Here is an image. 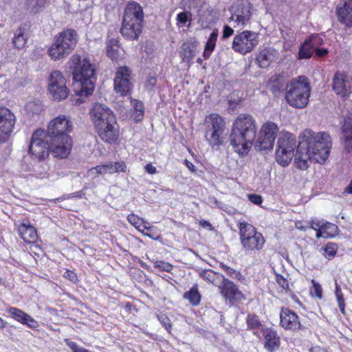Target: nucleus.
<instances>
[{"instance_id": "8", "label": "nucleus", "mask_w": 352, "mask_h": 352, "mask_svg": "<svg viewBox=\"0 0 352 352\" xmlns=\"http://www.w3.org/2000/svg\"><path fill=\"white\" fill-rule=\"evenodd\" d=\"M50 147L45 130L38 129L32 134L28 153L32 160L43 161L49 156Z\"/></svg>"}, {"instance_id": "48", "label": "nucleus", "mask_w": 352, "mask_h": 352, "mask_svg": "<svg viewBox=\"0 0 352 352\" xmlns=\"http://www.w3.org/2000/svg\"><path fill=\"white\" fill-rule=\"evenodd\" d=\"M128 221L137 228L140 232H143L144 230H142V219H140L138 216L134 214H130L127 217Z\"/></svg>"}, {"instance_id": "33", "label": "nucleus", "mask_w": 352, "mask_h": 352, "mask_svg": "<svg viewBox=\"0 0 352 352\" xmlns=\"http://www.w3.org/2000/svg\"><path fill=\"white\" fill-rule=\"evenodd\" d=\"M217 37L218 30L215 29L210 34L209 38L206 43L204 52L203 54L205 59H208L210 56L212 52L214 51Z\"/></svg>"}, {"instance_id": "26", "label": "nucleus", "mask_w": 352, "mask_h": 352, "mask_svg": "<svg viewBox=\"0 0 352 352\" xmlns=\"http://www.w3.org/2000/svg\"><path fill=\"white\" fill-rule=\"evenodd\" d=\"M198 42L190 40L184 42L180 47L179 56L182 61L190 63L194 58L197 51Z\"/></svg>"}, {"instance_id": "9", "label": "nucleus", "mask_w": 352, "mask_h": 352, "mask_svg": "<svg viewBox=\"0 0 352 352\" xmlns=\"http://www.w3.org/2000/svg\"><path fill=\"white\" fill-rule=\"evenodd\" d=\"M252 5L248 0H238L230 8L231 16L229 21L234 28H243L250 23L252 16Z\"/></svg>"}, {"instance_id": "42", "label": "nucleus", "mask_w": 352, "mask_h": 352, "mask_svg": "<svg viewBox=\"0 0 352 352\" xmlns=\"http://www.w3.org/2000/svg\"><path fill=\"white\" fill-rule=\"evenodd\" d=\"M248 327L252 330L258 329L261 327V323L255 315L248 314L246 318Z\"/></svg>"}, {"instance_id": "62", "label": "nucleus", "mask_w": 352, "mask_h": 352, "mask_svg": "<svg viewBox=\"0 0 352 352\" xmlns=\"http://www.w3.org/2000/svg\"><path fill=\"white\" fill-rule=\"evenodd\" d=\"M344 149L350 152L352 149V136L345 137Z\"/></svg>"}, {"instance_id": "49", "label": "nucleus", "mask_w": 352, "mask_h": 352, "mask_svg": "<svg viewBox=\"0 0 352 352\" xmlns=\"http://www.w3.org/2000/svg\"><path fill=\"white\" fill-rule=\"evenodd\" d=\"M311 283L313 285L312 290L311 291V295L317 297L318 299H322L323 296L321 285L314 279L311 280Z\"/></svg>"}, {"instance_id": "14", "label": "nucleus", "mask_w": 352, "mask_h": 352, "mask_svg": "<svg viewBox=\"0 0 352 352\" xmlns=\"http://www.w3.org/2000/svg\"><path fill=\"white\" fill-rule=\"evenodd\" d=\"M131 72L126 67H120L114 78V89L120 96L130 95L132 91Z\"/></svg>"}, {"instance_id": "16", "label": "nucleus", "mask_w": 352, "mask_h": 352, "mask_svg": "<svg viewBox=\"0 0 352 352\" xmlns=\"http://www.w3.org/2000/svg\"><path fill=\"white\" fill-rule=\"evenodd\" d=\"M50 150L52 154L61 159L66 158L70 153L72 147L71 136L50 138Z\"/></svg>"}, {"instance_id": "44", "label": "nucleus", "mask_w": 352, "mask_h": 352, "mask_svg": "<svg viewBox=\"0 0 352 352\" xmlns=\"http://www.w3.org/2000/svg\"><path fill=\"white\" fill-rule=\"evenodd\" d=\"M219 266L227 274L228 276L232 278L240 280L242 277V275L239 272L225 265L223 263H220Z\"/></svg>"}, {"instance_id": "37", "label": "nucleus", "mask_w": 352, "mask_h": 352, "mask_svg": "<svg viewBox=\"0 0 352 352\" xmlns=\"http://www.w3.org/2000/svg\"><path fill=\"white\" fill-rule=\"evenodd\" d=\"M274 140L260 133L255 144V148L258 151H270L272 149L274 144Z\"/></svg>"}, {"instance_id": "17", "label": "nucleus", "mask_w": 352, "mask_h": 352, "mask_svg": "<svg viewBox=\"0 0 352 352\" xmlns=\"http://www.w3.org/2000/svg\"><path fill=\"white\" fill-rule=\"evenodd\" d=\"M220 294L230 302L241 301L245 298L243 294L239 289L237 285L223 276L217 286Z\"/></svg>"}, {"instance_id": "61", "label": "nucleus", "mask_w": 352, "mask_h": 352, "mask_svg": "<svg viewBox=\"0 0 352 352\" xmlns=\"http://www.w3.org/2000/svg\"><path fill=\"white\" fill-rule=\"evenodd\" d=\"M42 170L41 173H38V177L41 178H43L47 176L49 171V166L46 164H41Z\"/></svg>"}, {"instance_id": "43", "label": "nucleus", "mask_w": 352, "mask_h": 352, "mask_svg": "<svg viewBox=\"0 0 352 352\" xmlns=\"http://www.w3.org/2000/svg\"><path fill=\"white\" fill-rule=\"evenodd\" d=\"M191 13L190 12H179L177 15V25H179L180 27H184V26H186V23L188 21H191ZM190 25V23H189L188 25H187V27H189Z\"/></svg>"}, {"instance_id": "50", "label": "nucleus", "mask_w": 352, "mask_h": 352, "mask_svg": "<svg viewBox=\"0 0 352 352\" xmlns=\"http://www.w3.org/2000/svg\"><path fill=\"white\" fill-rule=\"evenodd\" d=\"M154 267L166 272H170L173 267L170 263L163 261H156L154 263Z\"/></svg>"}, {"instance_id": "32", "label": "nucleus", "mask_w": 352, "mask_h": 352, "mask_svg": "<svg viewBox=\"0 0 352 352\" xmlns=\"http://www.w3.org/2000/svg\"><path fill=\"white\" fill-rule=\"evenodd\" d=\"M199 276L208 283L218 286L223 276L217 273L212 270H204L199 272Z\"/></svg>"}, {"instance_id": "19", "label": "nucleus", "mask_w": 352, "mask_h": 352, "mask_svg": "<svg viewBox=\"0 0 352 352\" xmlns=\"http://www.w3.org/2000/svg\"><path fill=\"white\" fill-rule=\"evenodd\" d=\"M90 116L95 127L109 121L113 122L116 118L113 111L108 107L100 103H95L93 105L90 111Z\"/></svg>"}, {"instance_id": "63", "label": "nucleus", "mask_w": 352, "mask_h": 352, "mask_svg": "<svg viewBox=\"0 0 352 352\" xmlns=\"http://www.w3.org/2000/svg\"><path fill=\"white\" fill-rule=\"evenodd\" d=\"M311 227L314 230H319L323 226V224H321L320 221L318 219L311 220Z\"/></svg>"}, {"instance_id": "11", "label": "nucleus", "mask_w": 352, "mask_h": 352, "mask_svg": "<svg viewBox=\"0 0 352 352\" xmlns=\"http://www.w3.org/2000/svg\"><path fill=\"white\" fill-rule=\"evenodd\" d=\"M258 41L257 33L244 30L234 36L232 47L234 52L245 55L252 52L258 44Z\"/></svg>"}, {"instance_id": "34", "label": "nucleus", "mask_w": 352, "mask_h": 352, "mask_svg": "<svg viewBox=\"0 0 352 352\" xmlns=\"http://www.w3.org/2000/svg\"><path fill=\"white\" fill-rule=\"evenodd\" d=\"M278 131V126L274 122L267 121L262 126L260 133L275 140Z\"/></svg>"}, {"instance_id": "2", "label": "nucleus", "mask_w": 352, "mask_h": 352, "mask_svg": "<svg viewBox=\"0 0 352 352\" xmlns=\"http://www.w3.org/2000/svg\"><path fill=\"white\" fill-rule=\"evenodd\" d=\"M256 120L249 114H240L235 120L230 136L234 151L243 157L249 153L256 135Z\"/></svg>"}, {"instance_id": "6", "label": "nucleus", "mask_w": 352, "mask_h": 352, "mask_svg": "<svg viewBox=\"0 0 352 352\" xmlns=\"http://www.w3.org/2000/svg\"><path fill=\"white\" fill-rule=\"evenodd\" d=\"M78 42V34L73 29H66L58 33L47 50L48 55L54 60L65 58L74 50Z\"/></svg>"}, {"instance_id": "31", "label": "nucleus", "mask_w": 352, "mask_h": 352, "mask_svg": "<svg viewBox=\"0 0 352 352\" xmlns=\"http://www.w3.org/2000/svg\"><path fill=\"white\" fill-rule=\"evenodd\" d=\"M224 131L206 129L205 138L208 144L214 148L223 144V134Z\"/></svg>"}, {"instance_id": "12", "label": "nucleus", "mask_w": 352, "mask_h": 352, "mask_svg": "<svg viewBox=\"0 0 352 352\" xmlns=\"http://www.w3.org/2000/svg\"><path fill=\"white\" fill-rule=\"evenodd\" d=\"M66 82L67 80L61 72L54 70L50 74L48 90L54 100L60 101L67 98L69 89L66 86Z\"/></svg>"}, {"instance_id": "57", "label": "nucleus", "mask_w": 352, "mask_h": 352, "mask_svg": "<svg viewBox=\"0 0 352 352\" xmlns=\"http://www.w3.org/2000/svg\"><path fill=\"white\" fill-rule=\"evenodd\" d=\"M63 276L74 283H76L78 280L76 273L69 270H67L65 272Z\"/></svg>"}, {"instance_id": "47", "label": "nucleus", "mask_w": 352, "mask_h": 352, "mask_svg": "<svg viewBox=\"0 0 352 352\" xmlns=\"http://www.w3.org/2000/svg\"><path fill=\"white\" fill-rule=\"evenodd\" d=\"M42 109V105L36 102H29L25 105V111L29 114H38L41 112Z\"/></svg>"}, {"instance_id": "59", "label": "nucleus", "mask_w": 352, "mask_h": 352, "mask_svg": "<svg viewBox=\"0 0 352 352\" xmlns=\"http://www.w3.org/2000/svg\"><path fill=\"white\" fill-rule=\"evenodd\" d=\"M233 33H234V30L231 27H230L228 25H225L223 27L222 37L223 38H228L230 36H231L233 34Z\"/></svg>"}, {"instance_id": "39", "label": "nucleus", "mask_w": 352, "mask_h": 352, "mask_svg": "<svg viewBox=\"0 0 352 352\" xmlns=\"http://www.w3.org/2000/svg\"><path fill=\"white\" fill-rule=\"evenodd\" d=\"M335 294L340 312L345 315V302L340 286L336 283Z\"/></svg>"}, {"instance_id": "27", "label": "nucleus", "mask_w": 352, "mask_h": 352, "mask_svg": "<svg viewBox=\"0 0 352 352\" xmlns=\"http://www.w3.org/2000/svg\"><path fill=\"white\" fill-rule=\"evenodd\" d=\"M318 38V36L312 35L303 42L298 51L299 59H307L311 57L316 44V40Z\"/></svg>"}, {"instance_id": "3", "label": "nucleus", "mask_w": 352, "mask_h": 352, "mask_svg": "<svg viewBox=\"0 0 352 352\" xmlns=\"http://www.w3.org/2000/svg\"><path fill=\"white\" fill-rule=\"evenodd\" d=\"M311 94V85L308 78L300 76L292 78L285 86V99L287 103L296 109L305 107Z\"/></svg>"}, {"instance_id": "60", "label": "nucleus", "mask_w": 352, "mask_h": 352, "mask_svg": "<svg viewBox=\"0 0 352 352\" xmlns=\"http://www.w3.org/2000/svg\"><path fill=\"white\" fill-rule=\"evenodd\" d=\"M249 199L252 203H254L255 204H261L263 201L261 196L256 194L250 195Z\"/></svg>"}, {"instance_id": "20", "label": "nucleus", "mask_w": 352, "mask_h": 352, "mask_svg": "<svg viewBox=\"0 0 352 352\" xmlns=\"http://www.w3.org/2000/svg\"><path fill=\"white\" fill-rule=\"evenodd\" d=\"M332 87L336 94L342 97L347 96L352 93V78L344 73H336Z\"/></svg>"}, {"instance_id": "52", "label": "nucleus", "mask_w": 352, "mask_h": 352, "mask_svg": "<svg viewBox=\"0 0 352 352\" xmlns=\"http://www.w3.org/2000/svg\"><path fill=\"white\" fill-rule=\"evenodd\" d=\"M86 188H87V187L85 186L82 190L65 195L63 197L58 198V200L66 199H72V198H78V199L83 198L85 196V190Z\"/></svg>"}, {"instance_id": "22", "label": "nucleus", "mask_w": 352, "mask_h": 352, "mask_svg": "<svg viewBox=\"0 0 352 352\" xmlns=\"http://www.w3.org/2000/svg\"><path fill=\"white\" fill-rule=\"evenodd\" d=\"M278 57V50L273 47H265L258 50L255 62L259 67L265 69L274 63Z\"/></svg>"}, {"instance_id": "53", "label": "nucleus", "mask_w": 352, "mask_h": 352, "mask_svg": "<svg viewBox=\"0 0 352 352\" xmlns=\"http://www.w3.org/2000/svg\"><path fill=\"white\" fill-rule=\"evenodd\" d=\"M157 83V79L155 76H148L145 82V89L148 91H153Z\"/></svg>"}, {"instance_id": "30", "label": "nucleus", "mask_w": 352, "mask_h": 352, "mask_svg": "<svg viewBox=\"0 0 352 352\" xmlns=\"http://www.w3.org/2000/svg\"><path fill=\"white\" fill-rule=\"evenodd\" d=\"M206 129L224 131L226 123L221 116L217 113H212L206 117Z\"/></svg>"}, {"instance_id": "35", "label": "nucleus", "mask_w": 352, "mask_h": 352, "mask_svg": "<svg viewBox=\"0 0 352 352\" xmlns=\"http://www.w3.org/2000/svg\"><path fill=\"white\" fill-rule=\"evenodd\" d=\"M107 54L112 60H117L120 56L118 41L111 38L107 43Z\"/></svg>"}, {"instance_id": "40", "label": "nucleus", "mask_w": 352, "mask_h": 352, "mask_svg": "<svg viewBox=\"0 0 352 352\" xmlns=\"http://www.w3.org/2000/svg\"><path fill=\"white\" fill-rule=\"evenodd\" d=\"M325 238H333L338 233V228L336 224L327 222L322 227Z\"/></svg>"}, {"instance_id": "58", "label": "nucleus", "mask_w": 352, "mask_h": 352, "mask_svg": "<svg viewBox=\"0 0 352 352\" xmlns=\"http://www.w3.org/2000/svg\"><path fill=\"white\" fill-rule=\"evenodd\" d=\"M113 165L116 173L126 171L127 167L124 162H116L113 163Z\"/></svg>"}, {"instance_id": "51", "label": "nucleus", "mask_w": 352, "mask_h": 352, "mask_svg": "<svg viewBox=\"0 0 352 352\" xmlns=\"http://www.w3.org/2000/svg\"><path fill=\"white\" fill-rule=\"evenodd\" d=\"M342 133L344 137L352 136V122L345 119L342 126Z\"/></svg>"}, {"instance_id": "15", "label": "nucleus", "mask_w": 352, "mask_h": 352, "mask_svg": "<svg viewBox=\"0 0 352 352\" xmlns=\"http://www.w3.org/2000/svg\"><path fill=\"white\" fill-rule=\"evenodd\" d=\"M16 116L12 111L6 107H0V142H5L13 131Z\"/></svg>"}, {"instance_id": "23", "label": "nucleus", "mask_w": 352, "mask_h": 352, "mask_svg": "<svg viewBox=\"0 0 352 352\" xmlns=\"http://www.w3.org/2000/svg\"><path fill=\"white\" fill-rule=\"evenodd\" d=\"M338 21L346 27H352V0H341L336 8Z\"/></svg>"}, {"instance_id": "54", "label": "nucleus", "mask_w": 352, "mask_h": 352, "mask_svg": "<svg viewBox=\"0 0 352 352\" xmlns=\"http://www.w3.org/2000/svg\"><path fill=\"white\" fill-rule=\"evenodd\" d=\"M65 342L73 352H88L89 351L88 349L78 346L76 342L70 341L67 339L65 340Z\"/></svg>"}, {"instance_id": "13", "label": "nucleus", "mask_w": 352, "mask_h": 352, "mask_svg": "<svg viewBox=\"0 0 352 352\" xmlns=\"http://www.w3.org/2000/svg\"><path fill=\"white\" fill-rule=\"evenodd\" d=\"M73 125L69 118L62 115L51 120L45 131L47 138L70 136L69 133L72 131Z\"/></svg>"}, {"instance_id": "46", "label": "nucleus", "mask_w": 352, "mask_h": 352, "mask_svg": "<svg viewBox=\"0 0 352 352\" xmlns=\"http://www.w3.org/2000/svg\"><path fill=\"white\" fill-rule=\"evenodd\" d=\"M131 104L133 107L134 111L137 114V120H142L144 113V107L143 102L137 100H133L131 102Z\"/></svg>"}, {"instance_id": "38", "label": "nucleus", "mask_w": 352, "mask_h": 352, "mask_svg": "<svg viewBox=\"0 0 352 352\" xmlns=\"http://www.w3.org/2000/svg\"><path fill=\"white\" fill-rule=\"evenodd\" d=\"M285 88L283 80L278 77H272L269 84V89L274 94H279Z\"/></svg>"}, {"instance_id": "10", "label": "nucleus", "mask_w": 352, "mask_h": 352, "mask_svg": "<svg viewBox=\"0 0 352 352\" xmlns=\"http://www.w3.org/2000/svg\"><path fill=\"white\" fill-rule=\"evenodd\" d=\"M296 143L295 136L289 132L283 133L278 139L276 160L279 164L285 166L290 163L296 148Z\"/></svg>"}, {"instance_id": "41", "label": "nucleus", "mask_w": 352, "mask_h": 352, "mask_svg": "<svg viewBox=\"0 0 352 352\" xmlns=\"http://www.w3.org/2000/svg\"><path fill=\"white\" fill-rule=\"evenodd\" d=\"M46 3L47 0H28V9L33 13H37Z\"/></svg>"}, {"instance_id": "25", "label": "nucleus", "mask_w": 352, "mask_h": 352, "mask_svg": "<svg viewBox=\"0 0 352 352\" xmlns=\"http://www.w3.org/2000/svg\"><path fill=\"white\" fill-rule=\"evenodd\" d=\"M264 347L269 352H274L279 349L280 338L276 331L267 328L263 331Z\"/></svg>"}, {"instance_id": "24", "label": "nucleus", "mask_w": 352, "mask_h": 352, "mask_svg": "<svg viewBox=\"0 0 352 352\" xmlns=\"http://www.w3.org/2000/svg\"><path fill=\"white\" fill-rule=\"evenodd\" d=\"M7 312L12 318L30 328H36L38 326L37 322L32 316L18 308L8 307Z\"/></svg>"}, {"instance_id": "55", "label": "nucleus", "mask_w": 352, "mask_h": 352, "mask_svg": "<svg viewBox=\"0 0 352 352\" xmlns=\"http://www.w3.org/2000/svg\"><path fill=\"white\" fill-rule=\"evenodd\" d=\"M158 319L166 329L170 332L172 327L170 319L165 314L159 316Z\"/></svg>"}, {"instance_id": "21", "label": "nucleus", "mask_w": 352, "mask_h": 352, "mask_svg": "<svg viewBox=\"0 0 352 352\" xmlns=\"http://www.w3.org/2000/svg\"><path fill=\"white\" fill-rule=\"evenodd\" d=\"M280 324L286 330L298 331L301 327L298 316L289 308L283 307L280 313Z\"/></svg>"}, {"instance_id": "18", "label": "nucleus", "mask_w": 352, "mask_h": 352, "mask_svg": "<svg viewBox=\"0 0 352 352\" xmlns=\"http://www.w3.org/2000/svg\"><path fill=\"white\" fill-rule=\"evenodd\" d=\"M96 129L99 137L107 143L114 144L118 140L120 131L116 118L113 122L109 121L96 126Z\"/></svg>"}, {"instance_id": "45", "label": "nucleus", "mask_w": 352, "mask_h": 352, "mask_svg": "<svg viewBox=\"0 0 352 352\" xmlns=\"http://www.w3.org/2000/svg\"><path fill=\"white\" fill-rule=\"evenodd\" d=\"M337 246L332 243H328L324 248V256L329 260L332 259L337 253Z\"/></svg>"}, {"instance_id": "64", "label": "nucleus", "mask_w": 352, "mask_h": 352, "mask_svg": "<svg viewBox=\"0 0 352 352\" xmlns=\"http://www.w3.org/2000/svg\"><path fill=\"white\" fill-rule=\"evenodd\" d=\"M314 51L318 57H323L328 53V50L325 48H316L315 47Z\"/></svg>"}, {"instance_id": "56", "label": "nucleus", "mask_w": 352, "mask_h": 352, "mask_svg": "<svg viewBox=\"0 0 352 352\" xmlns=\"http://www.w3.org/2000/svg\"><path fill=\"white\" fill-rule=\"evenodd\" d=\"M276 281L283 289L287 290L289 289L288 281L282 275L276 274Z\"/></svg>"}, {"instance_id": "7", "label": "nucleus", "mask_w": 352, "mask_h": 352, "mask_svg": "<svg viewBox=\"0 0 352 352\" xmlns=\"http://www.w3.org/2000/svg\"><path fill=\"white\" fill-rule=\"evenodd\" d=\"M238 228L241 245L245 252H257L263 249L265 239L252 225L244 221L240 222Z\"/></svg>"}, {"instance_id": "5", "label": "nucleus", "mask_w": 352, "mask_h": 352, "mask_svg": "<svg viewBox=\"0 0 352 352\" xmlns=\"http://www.w3.org/2000/svg\"><path fill=\"white\" fill-rule=\"evenodd\" d=\"M143 19V10L140 4L136 2L129 3L123 16L120 30L122 35L129 40L137 39L142 32Z\"/></svg>"}, {"instance_id": "1", "label": "nucleus", "mask_w": 352, "mask_h": 352, "mask_svg": "<svg viewBox=\"0 0 352 352\" xmlns=\"http://www.w3.org/2000/svg\"><path fill=\"white\" fill-rule=\"evenodd\" d=\"M308 133L307 139L298 143L294 158L296 167L300 170L307 169L309 162L324 163L331 146L328 133L311 131Z\"/></svg>"}, {"instance_id": "28", "label": "nucleus", "mask_w": 352, "mask_h": 352, "mask_svg": "<svg viewBox=\"0 0 352 352\" xmlns=\"http://www.w3.org/2000/svg\"><path fill=\"white\" fill-rule=\"evenodd\" d=\"M28 29L26 25H20L14 32L12 44L16 49H23L25 47L28 39Z\"/></svg>"}, {"instance_id": "4", "label": "nucleus", "mask_w": 352, "mask_h": 352, "mask_svg": "<svg viewBox=\"0 0 352 352\" xmlns=\"http://www.w3.org/2000/svg\"><path fill=\"white\" fill-rule=\"evenodd\" d=\"M95 67L87 58L82 59L80 56L76 58L73 77L80 87L77 94L80 96H90L95 87Z\"/></svg>"}, {"instance_id": "36", "label": "nucleus", "mask_w": 352, "mask_h": 352, "mask_svg": "<svg viewBox=\"0 0 352 352\" xmlns=\"http://www.w3.org/2000/svg\"><path fill=\"white\" fill-rule=\"evenodd\" d=\"M183 297L188 300L192 306L198 305L201 298L197 285H195L189 291L185 292Z\"/></svg>"}, {"instance_id": "29", "label": "nucleus", "mask_w": 352, "mask_h": 352, "mask_svg": "<svg viewBox=\"0 0 352 352\" xmlns=\"http://www.w3.org/2000/svg\"><path fill=\"white\" fill-rule=\"evenodd\" d=\"M20 236L26 243H35L38 239V234L36 229L31 225L21 223L18 228Z\"/></svg>"}]
</instances>
